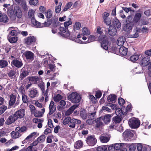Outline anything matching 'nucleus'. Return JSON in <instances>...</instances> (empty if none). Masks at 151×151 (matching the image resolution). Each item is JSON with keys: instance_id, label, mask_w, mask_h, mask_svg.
Instances as JSON below:
<instances>
[{"instance_id": "6", "label": "nucleus", "mask_w": 151, "mask_h": 151, "mask_svg": "<svg viewBox=\"0 0 151 151\" xmlns=\"http://www.w3.org/2000/svg\"><path fill=\"white\" fill-rule=\"evenodd\" d=\"M118 111L117 115H119L122 119L124 118V120L128 118L127 115L128 112L125 106H122L121 108H119Z\"/></svg>"}, {"instance_id": "32", "label": "nucleus", "mask_w": 151, "mask_h": 151, "mask_svg": "<svg viewBox=\"0 0 151 151\" xmlns=\"http://www.w3.org/2000/svg\"><path fill=\"white\" fill-rule=\"evenodd\" d=\"M106 105L110 106L112 110H115L116 114L117 115L118 112V111L119 108V106H117V104H106Z\"/></svg>"}, {"instance_id": "51", "label": "nucleus", "mask_w": 151, "mask_h": 151, "mask_svg": "<svg viewBox=\"0 0 151 151\" xmlns=\"http://www.w3.org/2000/svg\"><path fill=\"white\" fill-rule=\"evenodd\" d=\"M62 5V3L61 2H60L59 3V5L58 6H56L55 11L56 13H58L60 12L61 10V6Z\"/></svg>"}, {"instance_id": "54", "label": "nucleus", "mask_w": 151, "mask_h": 151, "mask_svg": "<svg viewBox=\"0 0 151 151\" xmlns=\"http://www.w3.org/2000/svg\"><path fill=\"white\" fill-rule=\"evenodd\" d=\"M69 20L68 21L65 22H64V27L67 29H68V27L72 24V22L70 20L71 19L69 18Z\"/></svg>"}, {"instance_id": "7", "label": "nucleus", "mask_w": 151, "mask_h": 151, "mask_svg": "<svg viewBox=\"0 0 151 151\" xmlns=\"http://www.w3.org/2000/svg\"><path fill=\"white\" fill-rule=\"evenodd\" d=\"M36 40L35 37L33 36L28 37L24 39L25 43L27 45L33 46Z\"/></svg>"}, {"instance_id": "64", "label": "nucleus", "mask_w": 151, "mask_h": 151, "mask_svg": "<svg viewBox=\"0 0 151 151\" xmlns=\"http://www.w3.org/2000/svg\"><path fill=\"white\" fill-rule=\"evenodd\" d=\"M22 100L24 103H26L29 101V100L27 99V96L25 94L23 95L22 96Z\"/></svg>"}, {"instance_id": "36", "label": "nucleus", "mask_w": 151, "mask_h": 151, "mask_svg": "<svg viewBox=\"0 0 151 151\" xmlns=\"http://www.w3.org/2000/svg\"><path fill=\"white\" fill-rule=\"evenodd\" d=\"M9 104H14L16 100V96L13 94L10 95Z\"/></svg>"}, {"instance_id": "61", "label": "nucleus", "mask_w": 151, "mask_h": 151, "mask_svg": "<svg viewBox=\"0 0 151 151\" xmlns=\"http://www.w3.org/2000/svg\"><path fill=\"white\" fill-rule=\"evenodd\" d=\"M7 106L3 105L0 107V115L2 114L6 109Z\"/></svg>"}, {"instance_id": "19", "label": "nucleus", "mask_w": 151, "mask_h": 151, "mask_svg": "<svg viewBox=\"0 0 151 151\" xmlns=\"http://www.w3.org/2000/svg\"><path fill=\"white\" fill-rule=\"evenodd\" d=\"M14 11L17 17L21 18L22 15V12L19 6H16L14 7Z\"/></svg>"}, {"instance_id": "11", "label": "nucleus", "mask_w": 151, "mask_h": 151, "mask_svg": "<svg viewBox=\"0 0 151 151\" xmlns=\"http://www.w3.org/2000/svg\"><path fill=\"white\" fill-rule=\"evenodd\" d=\"M13 115L17 120L18 118H23L25 115L24 109H21L17 111Z\"/></svg>"}, {"instance_id": "14", "label": "nucleus", "mask_w": 151, "mask_h": 151, "mask_svg": "<svg viewBox=\"0 0 151 151\" xmlns=\"http://www.w3.org/2000/svg\"><path fill=\"white\" fill-rule=\"evenodd\" d=\"M81 123V122L80 120L73 118L70 119V123L68 125L70 127L73 128L75 127L76 124L78 125Z\"/></svg>"}, {"instance_id": "38", "label": "nucleus", "mask_w": 151, "mask_h": 151, "mask_svg": "<svg viewBox=\"0 0 151 151\" xmlns=\"http://www.w3.org/2000/svg\"><path fill=\"white\" fill-rule=\"evenodd\" d=\"M96 111L92 112H89L88 114V117L89 119L92 120L96 117Z\"/></svg>"}, {"instance_id": "22", "label": "nucleus", "mask_w": 151, "mask_h": 151, "mask_svg": "<svg viewBox=\"0 0 151 151\" xmlns=\"http://www.w3.org/2000/svg\"><path fill=\"white\" fill-rule=\"evenodd\" d=\"M31 22L32 24L34 26L36 27H43V26H41V23L37 21L34 18V17H33L31 19Z\"/></svg>"}, {"instance_id": "28", "label": "nucleus", "mask_w": 151, "mask_h": 151, "mask_svg": "<svg viewBox=\"0 0 151 151\" xmlns=\"http://www.w3.org/2000/svg\"><path fill=\"white\" fill-rule=\"evenodd\" d=\"M49 109L50 111L48 114L50 115L52 114L56 110V106L55 104H49Z\"/></svg>"}, {"instance_id": "25", "label": "nucleus", "mask_w": 151, "mask_h": 151, "mask_svg": "<svg viewBox=\"0 0 151 151\" xmlns=\"http://www.w3.org/2000/svg\"><path fill=\"white\" fill-rule=\"evenodd\" d=\"M112 115L111 114H106L103 118L104 122L106 124H108L111 121V118Z\"/></svg>"}, {"instance_id": "8", "label": "nucleus", "mask_w": 151, "mask_h": 151, "mask_svg": "<svg viewBox=\"0 0 151 151\" xmlns=\"http://www.w3.org/2000/svg\"><path fill=\"white\" fill-rule=\"evenodd\" d=\"M12 65L19 68L21 67L23 65L22 60L19 58H16L13 59L11 63Z\"/></svg>"}, {"instance_id": "46", "label": "nucleus", "mask_w": 151, "mask_h": 151, "mask_svg": "<svg viewBox=\"0 0 151 151\" xmlns=\"http://www.w3.org/2000/svg\"><path fill=\"white\" fill-rule=\"evenodd\" d=\"M17 31L16 30H12L9 32L8 36L17 37Z\"/></svg>"}, {"instance_id": "59", "label": "nucleus", "mask_w": 151, "mask_h": 151, "mask_svg": "<svg viewBox=\"0 0 151 151\" xmlns=\"http://www.w3.org/2000/svg\"><path fill=\"white\" fill-rule=\"evenodd\" d=\"M35 11L32 9H30L29 10L28 12V16L29 18L32 17H33L35 13Z\"/></svg>"}, {"instance_id": "24", "label": "nucleus", "mask_w": 151, "mask_h": 151, "mask_svg": "<svg viewBox=\"0 0 151 151\" xmlns=\"http://www.w3.org/2000/svg\"><path fill=\"white\" fill-rule=\"evenodd\" d=\"M8 20L9 19L7 15L0 13V22L6 23L8 22Z\"/></svg>"}, {"instance_id": "26", "label": "nucleus", "mask_w": 151, "mask_h": 151, "mask_svg": "<svg viewBox=\"0 0 151 151\" xmlns=\"http://www.w3.org/2000/svg\"><path fill=\"white\" fill-rule=\"evenodd\" d=\"M119 51L120 54L122 55H126L127 53V48L124 47H121L119 49Z\"/></svg>"}, {"instance_id": "13", "label": "nucleus", "mask_w": 151, "mask_h": 151, "mask_svg": "<svg viewBox=\"0 0 151 151\" xmlns=\"http://www.w3.org/2000/svg\"><path fill=\"white\" fill-rule=\"evenodd\" d=\"M28 95L30 98H33L37 97L39 95L38 92L35 88H32L28 92Z\"/></svg>"}, {"instance_id": "31", "label": "nucleus", "mask_w": 151, "mask_h": 151, "mask_svg": "<svg viewBox=\"0 0 151 151\" xmlns=\"http://www.w3.org/2000/svg\"><path fill=\"white\" fill-rule=\"evenodd\" d=\"M29 75V72L27 70H22L20 75V78L21 80H23L24 78Z\"/></svg>"}, {"instance_id": "37", "label": "nucleus", "mask_w": 151, "mask_h": 151, "mask_svg": "<svg viewBox=\"0 0 151 151\" xmlns=\"http://www.w3.org/2000/svg\"><path fill=\"white\" fill-rule=\"evenodd\" d=\"M108 145H102L98 147L97 149V151H107V148Z\"/></svg>"}, {"instance_id": "9", "label": "nucleus", "mask_w": 151, "mask_h": 151, "mask_svg": "<svg viewBox=\"0 0 151 151\" xmlns=\"http://www.w3.org/2000/svg\"><path fill=\"white\" fill-rule=\"evenodd\" d=\"M34 54L29 51H27L23 54V56L25 57L27 60L31 61L34 59Z\"/></svg>"}, {"instance_id": "62", "label": "nucleus", "mask_w": 151, "mask_h": 151, "mask_svg": "<svg viewBox=\"0 0 151 151\" xmlns=\"http://www.w3.org/2000/svg\"><path fill=\"white\" fill-rule=\"evenodd\" d=\"M111 110L110 109H109L108 107L106 106H103L102 108V109L100 111L101 112H102L103 111L104 112L105 111H107L108 112H110Z\"/></svg>"}, {"instance_id": "44", "label": "nucleus", "mask_w": 151, "mask_h": 151, "mask_svg": "<svg viewBox=\"0 0 151 151\" xmlns=\"http://www.w3.org/2000/svg\"><path fill=\"white\" fill-rule=\"evenodd\" d=\"M127 147H129V150L130 151H134L136 149V145L133 143L130 145L129 144H125Z\"/></svg>"}, {"instance_id": "17", "label": "nucleus", "mask_w": 151, "mask_h": 151, "mask_svg": "<svg viewBox=\"0 0 151 151\" xmlns=\"http://www.w3.org/2000/svg\"><path fill=\"white\" fill-rule=\"evenodd\" d=\"M134 24L133 22H130L127 23L124 27V30L126 32H128L132 30Z\"/></svg>"}, {"instance_id": "16", "label": "nucleus", "mask_w": 151, "mask_h": 151, "mask_svg": "<svg viewBox=\"0 0 151 151\" xmlns=\"http://www.w3.org/2000/svg\"><path fill=\"white\" fill-rule=\"evenodd\" d=\"M16 120L13 114L10 116L5 122V124L8 125H10L14 122Z\"/></svg>"}, {"instance_id": "18", "label": "nucleus", "mask_w": 151, "mask_h": 151, "mask_svg": "<svg viewBox=\"0 0 151 151\" xmlns=\"http://www.w3.org/2000/svg\"><path fill=\"white\" fill-rule=\"evenodd\" d=\"M114 147H115V151H122L124 149H127L126 148L123 147V146L124 143H116L114 144Z\"/></svg>"}, {"instance_id": "43", "label": "nucleus", "mask_w": 151, "mask_h": 151, "mask_svg": "<svg viewBox=\"0 0 151 151\" xmlns=\"http://www.w3.org/2000/svg\"><path fill=\"white\" fill-rule=\"evenodd\" d=\"M63 98V97L59 94H56L54 96L53 99L55 102H58Z\"/></svg>"}, {"instance_id": "57", "label": "nucleus", "mask_w": 151, "mask_h": 151, "mask_svg": "<svg viewBox=\"0 0 151 151\" xmlns=\"http://www.w3.org/2000/svg\"><path fill=\"white\" fill-rule=\"evenodd\" d=\"M97 110V108L94 106V105L92 104L91 105L89 108V111L90 112H92L96 111V112Z\"/></svg>"}, {"instance_id": "23", "label": "nucleus", "mask_w": 151, "mask_h": 151, "mask_svg": "<svg viewBox=\"0 0 151 151\" xmlns=\"http://www.w3.org/2000/svg\"><path fill=\"white\" fill-rule=\"evenodd\" d=\"M125 41V39L124 37L122 36L119 37L117 39V44L119 46L123 45Z\"/></svg>"}, {"instance_id": "10", "label": "nucleus", "mask_w": 151, "mask_h": 151, "mask_svg": "<svg viewBox=\"0 0 151 151\" xmlns=\"http://www.w3.org/2000/svg\"><path fill=\"white\" fill-rule=\"evenodd\" d=\"M67 29L65 27H61L59 28V30L60 32V35L63 37H68L70 36V33L69 31L67 30Z\"/></svg>"}, {"instance_id": "45", "label": "nucleus", "mask_w": 151, "mask_h": 151, "mask_svg": "<svg viewBox=\"0 0 151 151\" xmlns=\"http://www.w3.org/2000/svg\"><path fill=\"white\" fill-rule=\"evenodd\" d=\"M61 23L58 20L54 19L52 24V27L54 28H56L58 26H60Z\"/></svg>"}, {"instance_id": "3", "label": "nucleus", "mask_w": 151, "mask_h": 151, "mask_svg": "<svg viewBox=\"0 0 151 151\" xmlns=\"http://www.w3.org/2000/svg\"><path fill=\"white\" fill-rule=\"evenodd\" d=\"M128 124L132 129L138 128L140 125V122L138 119L133 117L128 120Z\"/></svg>"}, {"instance_id": "30", "label": "nucleus", "mask_w": 151, "mask_h": 151, "mask_svg": "<svg viewBox=\"0 0 151 151\" xmlns=\"http://www.w3.org/2000/svg\"><path fill=\"white\" fill-rule=\"evenodd\" d=\"M8 62L5 60H0V67L4 68L8 66Z\"/></svg>"}, {"instance_id": "33", "label": "nucleus", "mask_w": 151, "mask_h": 151, "mask_svg": "<svg viewBox=\"0 0 151 151\" xmlns=\"http://www.w3.org/2000/svg\"><path fill=\"white\" fill-rule=\"evenodd\" d=\"M7 38L9 41L12 43L16 42L18 40L17 37L8 36Z\"/></svg>"}, {"instance_id": "15", "label": "nucleus", "mask_w": 151, "mask_h": 151, "mask_svg": "<svg viewBox=\"0 0 151 151\" xmlns=\"http://www.w3.org/2000/svg\"><path fill=\"white\" fill-rule=\"evenodd\" d=\"M117 96L115 94H111L109 95L107 98V101L109 102L115 103L116 101Z\"/></svg>"}, {"instance_id": "60", "label": "nucleus", "mask_w": 151, "mask_h": 151, "mask_svg": "<svg viewBox=\"0 0 151 151\" xmlns=\"http://www.w3.org/2000/svg\"><path fill=\"white\" fill-rule=\"evenodd\" d=\"M36 132H34L30 134L29 135H28L25 139L27 140V142H29V139L30 138H32V137L35 136L36 134Z\"/></svg>"}, {"instance_id": "39", "label": "nucleus", "mask_w": 151, "mask_h": 151, "mask_svg": "<svg viewBox=\"0 0 151 151\" xmlns=\"http://www.w3.org/2000/svg\"><path fill=\"white\" fill-rule=\"evenodd\" d=\"M80 115L82 118L83 119H86L87 118V116H88V114L86 113V111L85 109H83L80 111Z\"/></svg>"}, {"instance_id": "29", "label": "nucleus", "mask_w": 151, "mask_h": 151, "mask_svg": "<svg viewBox=\"0 0 151 151\" xmlns=\"http://www.w3.org/2000/svg\"><path fill=\"white\" fill-rule=\"evenodd\" d=\"M122 119L119 115H117L114 117L112 119V121H113V123L116 124V123H119L122 120Z\"/></svg>"}, {"instance_id": "56", "label": "nucleus", "mask_w": 151, "mask_h": 151, "mask_svg": "<svg viewBox=\"0 0 151 151\" xmlns=\"http://www.w3.org/2000/svg\"><path fill=\"white\" fill-rule=\"evenodd\" d=\"M71 118L70 116H68L65 118L63 121V124L64 125H66L70 122Z\"/></svg>"}, {"instance_id": "48", "label": "nucleus", "mask_w": 151, "mask_h": 151, "mask_svg": "<svg viewBox=\"0 0 151 151\" xmlns=\"http://www.w3.org/2000/svg\"><path fill=\"white\" fill-rule=\"evenodd\" d=\"M81 24L79 22H77L75 23L73 26V29L74 31L79 30L80 28Z\"/></svg>"}, {"instance_id": "20", "label": "nucleus", "mask_w": 151, "mask_h": 151, "mask_svg": "<svg viewBox=\"0 0 151 151\" xmlns=\"http://www.w3.org/2000/svg\"><path fill=\"white\" fill-rule=\"evenodd\" d=\"M141 17V14L140 13L135 14L134 17L132 21L134 24H137L140 20Z\"/></svg>"}, {"instance_id": "21", "label": "nucleus", "mask_w": 151, "mask_h": 151, "mask_svg": "<svg viewBox=\"0 0 151 151\" xmlns=\"http://www.w3.org/2000/svg\"><path fill=\"white\" fill-rule=\"evenodd\" d=\"M108 44L109 41L107 39L104 40L101 43V47L104 49L107 50L108 49Z\"/></svg>"}, {"instance_id": "1", "label": "nucleus", "mask_w": 151, "mask_h": 151, "mask_svg": "<svg viewBox=\"0 0 151 151\" xmlns=\"http://www.w3.org/2000/svg\"><path fill=\"white\" fill-rule=\"evenodd\" d=\"M113 26L111 25L106 30L105 34L107 35L108 34L111 36H114L116 34L117 32V29L116 27L118 29L121 27V23L117 19H115L113 22Z\"/></svg>"}, {"instance_id": "42", "label": "nucleus", "mask_w": 151, "mask_h": 151, "mask_svg": "<svg viewBox=\"0 0 151 151\" xmlns=\"http://www.w3.org/2000/svg\"><path fill=\"white\" fill-rule=\"evenodd\" d=\"M96 38L94 35H90L88 37V40L86 42H84V43L86 44L88 43L95 41Z\"/></svg>"}, {"instance_id": "41", "label": "nucleus", "mask_w": 151, "mask_h": 151, "mask_svg": "<svg viewBox=\"0 0 151 151\" xmlns=\"http://www.w3.org/2000/svg\"><path fill=\"white\" fill-rule=\"evenodd\" d=\"M73 5V3L71 2L67 3L63 10L61 12V13L67 11L68 9L70 8Z\"/></svg>"}, {"instance_id": "27", "label": "nucleus", "mask_w": 151, "mask_h": 151, "mask_svg": "<svg viewBox=\"0 0 151 151\" xmlns=\"http://www.w3.org/2000/svg\"><path fill=\"white\" fill-rule=\"evenodd\" d=\"M83 143L81 140H79L76 141L74 144V147L77 149H79L83 146Z\"/></svg>"}, {"instance_id": "12", "label": "nucleus", "mask_w": 151, "mask_h": 151, "mask_svg": "<svg viewBox=\"0 0 151 151\" xmlns=\"http://www.w3.org/2000/svg\"><path fill=\"white\" fill-rule=\"evenodd\" d=\"M150 58L149 56L142 57L140 61V64L142 67L146 66L150 63Z\"/></svg>"}, {"instance_id": "53", "label": "nucleus", "mask_w": 151, "mask_h": 151, "mask_svg": "<svg viewBox=\"0 0 151 151\" xmlns=\"http://www.w3.org/2000/svg\"><path fill=\"white\" fill-rule=\"evenodd\" d=\"M18 91L19 93L22 94V96L24 95L25 90L24 87L22 85L19 88Z\"/></svg>"}, {"instance_id": "2", "label": "nucleus", "mask_w": 151, "mask_h": 151, "mask_svg": "<svg viewBox=\"0 0 151 151\" xmlns=\"http://www.w3.org/2000/svg\"><path fill=\"white\" fill-rule=\"evenodd\" d=\"M81 99V98L79 94L73 92L68 96L67 99L71 101L73 103L77 104L80 101Z\"/></svg>"}, {"instance_id": "50", "label": "nucleus", "mask_w": 151, "mask_h": 151, "mask_svg": "<svg viewBox=\"0 0 151 151\" xmlns=\"http://www.w3.org/2000/svg\"><path fill=\"white\" fill-rule=\"evenodd\" d=\"M89 99L93 104L96 103L97 101V99L93 96L91 95H89Z\"/></svg>"}, {"instance_id": "49", "label": "nucleus", "mask_w": 151, "mask_h": 151, "mask_svg": "<svg viewBox=\"0 0 151 151\" xmlns=\"http://www.w3.org/2000/svg\"><path fill=\"white\" fill-rule=\"evenodd\" d=\"M27 79L30 81H37L39 80V78L37 76H28Z\"/></svg>"}, {"instance_id": "40", "label": "nucleus", "mask_w": 151, "mask_h": 151, "mask_svg": "<svg viewBox=\"0 0 151 151\" xmlns=\"http://www.w3.org/2000/svg\"><path fill=\"white\" fill-rule=\"evenodd\" d=\"M83 33L81 34L82 35H88L90 34V31L86 27H84L83 28Z\"/></svg>"}, {"instance_id": "58", "label": "nucleus", "mask_w": 151, "mask_h": 151, "mask_svg": "<svg viewBox=\"0 0 151 151\" xmlns=\"http://www.w3.org/2000/svg\"><path fill=\"white\" fill-rule=\"evenodd\" d=\"M16 73L15 71L14 70H11L8 73V75L9 77L12 78L13 76L15 75Z\"/></svg>"}, {"instance_id": "47", "label": "nucleus", "mask_w": 151, "mask_h": 151, "mask_svg": "<svg viewBox=\"0 0 151 151\" xmlns=\"http://www.w3.org/2000/svg\"><path fill=\"white\" fill-rule=\"evenodd\" d=\"M52 22V19H48L47 22H45L44 23L42 24V26H43V27H48L51 25Z\"/></svg>"}, {"instance_id": "34", "label": "nucleus", "mask_w": 151, "mask_h": 151, "mask_svg": "<svg viewBox=\"0 0 151 151\" xmlns=\"http://www.w3.org/2000/svg\"><path fill=\"white\" fill-rule=\"evenodd\" d=\"M139 56L138 55L134 54L131 56L128 60L132 62H135L139 59Z\"/></svg>"}, {"instance_id": "52", "label": "nucleus", "mask_w": 151, "mask_h": 151, "mask_svg": "<svg viewBox=\"0 0 151 151\" xmlns=\"http://www.w3.org/2000/svg\"><path fill=\"white\" fill-rule=\"evenodd\" d=\"M45 16L47 19H49L52 16V14L50 9H49L45 13Z\"/></svg>"}, {"instance_id": "35", "label": "nucleus", "mask_w": 151, "mask_h": 151, "mask_svg": "<svg viewBox=\"0 0 151 151\" xmlns=\"http://www.w3.org/2000/svg\"><path fill=\"white\" fill-rule=\"evenodd\" d=\"M101 142L103 143H106L109 140V138L106 136H101L99 137Z\"/></svg>"}, {"instance_id": "4", "label": "nucleus", "mask_w": 151, "mask_h": 151, "mask_svg": "<svg viewBox=\"0 0 151 151\" xmlns=\"http://www.w3.org/2000/svg\"><path fill=\"white\" fill-rule=\"evenodd\" d=\"M134 131L130 129H127L123 133V136L124 139L129 140L134 136Z\"/></svg>"}, {"instance_id": "55", "label": "nucleus", "mask_w": 151, "mask_h": 151, "mask_svg": "<svg viewBox=\"0 0 151 151\" xmlns=\"http://www.w3.org/2000/svg\"><path fill=\"white\" fill-rule=\"evenodd\" d=\"M45 136L43 134L41 135L37 139L39 142H42L45 139Z\"/></svg>"}, {"instance_id": "63", "label": "nucleus", "mask_w": 151, "mask_h": 151, "mask_svg": "<svg viewBox=\"0 0 151 151\" xmlns=\"http://www.w3.org/2000/svg\"><path fill=\"white\" fill-rule=\"evenodd\" d=\"M104 22L107 25H109L111 24V19L110 18H106V19L104 20Z\"/></svg>"}, {"instance_id": "5", "label": "nucleus", "mask_w": 151, "mask_h": 151, "mask_svg": "<svg viewBox=\"0 0 151 151\" xmlns=\"http://www.w3.org/2000/svg\"><path fill=\"white\" fill-rule=\"evenodd\" d=\"M86 141L87 144L91 146H94L97 142V139L94 135H89L86 137Z\"/></svg>"}]
</instances>
